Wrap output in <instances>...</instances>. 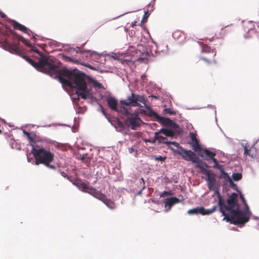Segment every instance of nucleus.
I'll return each mask as SVG.
<instances>
[{
	"instance_id": "nucleus-1",
	"label": "nucleus",
	"mask_w": 259,
	"mask_h": 259,
	"mask_svg": "<svg viewBox=\"0 0 259 259\" xmlns=\"http://www.w3.org/2000/svg\"><path fill=\"white\" fill-rule=\"evenodd\" d=\"M22 58L38 71L58 78L63 85L76 89L78 97L83 99L90 98L91 93L86 81L87 76L84 73L77 69L62 67V63L55 58L43 57L35 62L27 55H24Z\"/></svg>"
},
{
	"instance_id": "nucleus-2",
	"label": "nucleus",
	"mask_w": 259,
	"mask_h": 259,
	"mask_svg": "<svg viewBox=\"0 0 259 259\" xmlns=\"http://www.w3.org/2000/svg\"><path fill=\"white\" fill-rule=\"evenodd\" d=\"M238 195L236 193H232L227 200L225 204L220 194H219L218 205L220 212L226 220L231 224L244 225L247 223V219L243 218L242 210L239 207L237 200Z\"/></svg>"
},
{
	"instance_id": "nucleus-3",
	"label": "nucleus",
	"mask_w": 259,
	"mask_h": 259,
	"mask_svg": "<svg viewBox=\"0 0 259 259\" xmlns=\"http://www.w3.org/2000/svg\"><path fill=\"white\" fill-rule=\"evenodd\" d=\"M35 160V164H44L52 162L54 160V155L50 150L41 148L38 145H32L31 151Z\"/></svg>"
},
{
	"instance_id": "nucleus-4",
	"label": "nucleus",
	"mask_w": 259,
	"mask_h": 259,
	"mask_svg": "<svg viewBox=\"0 0 259 259\" xmlns=\"http://www.w3.org/2000/svg\"><path fill=\"white\" fill-rule=\"evenodd\" d=\"M146 109L148 110L147 111L143 109L142 110V112L151 117L153 120H156L164 126H167L171 127L177 126V124L174 123L169 118L162 117L159 116L156 112L152 110L150 106H146Z\"/></svg>"
},
{
	"instance_id": "nucleus-5",
	"label": "nucleus",
	"mask_w": 259,
	"mask_h": 259,
	"mask_svg": "<svg viewBox=\"0 0 259 259\" xmlns=\"http://www.w3.org/2000/svg\"><path fill=\"white\" fill-rule=\"evenodd\" d=\"M147 100L144 95L136 94L132 92L131 96L127 97V101L120 100V103L122 106H126L129 107H142L140 103H143L146 107Z\"/></svg>"
},
{
	"instance_id": "nucleus-6",
	"label": "nucleus",
	"mask_w": 259,
	"mask_h": 259,
	"mask_svg": "<svg viewBox=\"0 0 259 259\" xmlns=\"http://www.w3.org/2000/svg\"><path fill=\"white\" fill-rule=\"evenodd\" d=\"M180 150L177 153L181 156L182 158L186 161H192L195 163V166L198 168H201L202 166V161L200 160L196 154L191 150H187L181 146L178 147Z\"/></svg>"
},
{
	"instance_id": "nucleus-7",
	"label": "nucleus",
	"mask_w": 259,
	"mask_h": 259,
	"mask_svg": "<svg viewBox=\"0 0 259 259\" xmlns=\"http://www.w3.org/2000/svg\"><path fill=\"white\" fill-rule=\"evenodd\" d=\"M86 193L91 194L94 197L102 201L110 209H113L115 208V203L108 199L104 194L96 190L95 188L92 187H89Z\"/></svg>"
},
{
	"instance_id": "nucleus-8",
	"label": "nucleus",
	"mask_w": 259,
	"mask_h": 259,
	"mask_svg": "<svg viewBox=\"0 0 259 259\" xmlns=\"http://www.w3.org/2000/svg\"><path fill=\"white\" fill-rule=\"evenodd\" d=\"M201 172L205 175L207 177L206 181L207 182V186L208 189L210 191H213L215 193H219L218 187L216 186V179L215 175L213 173H211L210 171L202 166L201 168H199Z\"/></svg>"
},
{
	"instance_id": "nucleus-9",
	"label": "nucleus",
	"mask_w": 259,
	"mask_h": 259,
	"mask_svg": "<svg viewBox=\"0 0 259 259\" xmlns=\"http://www.w3.org/2000/svg\"><path fill=\"white\" fill-rule=\"evenodd\" d=\"M202 52L207 53L208 56H202L201 57V59L203 60L207 64H211L212 63H215V56L216 55V51L214 50L211 49L207 45H205L202 48Z\"/></svg>"
},
{
	"instance_id": "nucleus-10",
	"label": "nucleus",
	"mask_w": 259,
	"mask_h": 259,
	"mask_svg": "<svg viewBox=\"0 0 259 259\" xmlns=\"http://www.w3.org/2000/svg\"><path fill=\"white\" fill-rule=\"evenodd\" d=\"M142 120L138 117L137 114H130L125 120L124 123L126 125L131 127L132 130H135L140 126Z\"/></svg>"
},
{
	"instance_id": "nucleus-11",
	"label": "nucleus",
	"mask_w": 259,
	"mask_h": 259,
	"mask_svg": "<svg viewBox=\"0 0 259 259\" xmlns=\"http://www.w3.org/2000/svg\"><path fill=\"white\" fill-rule=\"evenodd\" d=\"M217 209V206H214L211 209H205L203 207H197L191 209H189L188 211V213L192 215V214H201L202 215H209L213 212H214Z\"/></svg>"
},
{
	"instance_id": "nucleus-12",
	"label": "nucleus",
	"mask_w": 259,
	"mask_h": 259,
	"mask_svg": "<svg viewBox=\"0 0 259 259\" xmlns=\"http://www.w3.org/2000/svg\"><path fill=\"white\" fill-rule=\"evenodd\" d=\"M159 132H156L154 133L155 136H154V139L153 141V143L155 142V140H158V143H163L167 145H173L175 146L176 147H179V144L176 142H168L167 140V139L166 137H164L162 136H160Z\"/></svg>"
},
{
	"instance_id": "nucleus-13",
	"label": "nucleus",
	"mask_w": 259,
	"mask_h": 259,
	"mask_svg": "<svg viewBox=\"0 0 259 259\" xmlns=\"http://www.w3.org/2000/svg\"><path fill=\"white\" fill-rule=\"evenodd\" d=\"M240 198L243 202L244 207L242 210V214H243V218H245L244 219H247V222L249 221L250 215L251 214V212L249 210V207L247 204L246 200L243 196V195L242 194H240Z\"/></svg>"
},
{
	"instance_id": "nucleus-14",
	"label": "nucleus",
	"mask_w": 259,
	"mask_h": 259,
	"mask_svg": "<svg viewBox=\"0 0 259 259\" xmlns=\"http://www.w3.org/2000/svg\"><path fill=\"white\" fill-rule=\"evenodd\" d=\"M106 102L109 108L115 111H118V108L117 107L118 102L117 100L113 97H107L106 98Z\"/></svg>"
},
{
	"instance_id": "nucleus-15",
	"label": "nucleus",
	"mask_w": 259,
	"mask_h": 259,
	"mask_svg": "<svg viewBox=\"0 0 259 259\" xmlns=\"http://www.w3.org/2000/svg\"><path fill=\"white\" fill-rule=\"evenodd\" d=\"M191 139L192 140V142L191 145L192 146V149L195 151H198L201 150L200 148V146L199 144V142L197 139L196 136L195 134L193 133H191Z\"/></svg>"
},
{
	"instance_id": "nucleus-16",
	"label": "nucleus",
	"mask_w": 259,
	"mask_h": 259,
	"mask_svg": "<svg viewBox=\"0 0 259 259\" xmlns=\"http://www.w3.org/2000/svg\"><path fill=\"white\" fill-rule=\"evenodd\" d=\"M75 51L77 52H80L81 53H87V57L89 56L90 57H91L92 58L93 57H95V59H97L98 57H99V55L95 51H92L91 50H82L81 48L80 47H76L75 49Z\"/></svg>"
},
{
	"instance_id": "nucleus-17",
	"label": "nucleus",
	"mask_w": 259,
	"mask_h": 259,
	"mask_svg": "<svg viewBox=\"0 0 259 259\" xmlns=\"http://www.w3.org/2000/svg\"><path fill=\"white\" fill-rule=\"evenodd\" d=\"M12 22L13 23V26L15 29H18L23 32L24 33L30 35V34L29 33V31H30V30H28V28L26 27L25 26L19 23L15 20H12Z\"/></svg>"
},
{
	"instance_id": "nucleus-18",
	"label": "nucleus",
	"mask_w": 259,
	"mask_h": 259,
	"mask_svg": "<svg viewBox=\"0 0 259 259\" xmlns=\"http://www.w3.org/2000/svg\"><path fill=\"white\" fill-rule=\"evenodd\" d=\"M73 184L75 185L79 189L86 192L89 187L87 184L82 182L80 180H76Z\"/></svg>"
},
{
	"instance_id": "nucleus-19",
	"label": "nucleus",
	"mask_w": 259,
	"mask_h": 259,
	"mask_svg": "<svg viewBox=\"0 0 259 259\" xmlns=\"http://www.w3.org/2000/svg\"><path fill=\"white\" fill-rule=\"evenodd\" d=\"M202 154H200V155L201 157H203V154L206 155L205 159L206 160L210 159L211 158H213V157H214L216 155L215 153L211 152L207 149H201Z\"/></svg>"
},
{
	"instance_id": "nucleus-20",
	"label": "nucleus",
	"mask_w": 259,
	"mask_h": 259,
	"mask_svg": "<svg viewBox=\"0 0 259 259\" xmlns=\"http://www.w3.org/2000/svg\"><path fill=\"white\" fill-rule=\"evenodd\" d=\"M159 133H162L166 137L173 138L175 136L174 131L168 128H162L159 131Z\"/></svg>"
},
{
	"instance_id": "nucleus-21",
	"label": "nucleus",
	"mask_w": 259,
	"mask_h": 259,
	"mask_svg": "<svg viewBox=\"0 0 259 259\" xmlns=\"http://www.w3.org/2000/svg\"><path fill=\"white\" fill-rule=\"evenodd\" d=\"M10 48L16 55L21 57L24 56V53L23 52L22 50L19 47L18 45L12 43L10 46Z\"/></svg>"
},
{
	"instance_id": "nucleus-22",
	"label": "nucleus",
	"mask_w": 259,
	"mask_h": 259,
	"mask_svg": "<svg viewBox=\"0 0 259 259\" xmlns=\"http://www.w3.org/2000/svg\"><path fill=\"white\" fill-rule=\"evenodd\" d=\"M179 199L177 197H170L165 199L164 203L166 206L171 207L174 204L179 202Z\"/></svg>"
},
{
	"instance_id": "nucleus-23",
	"label": "nucleus",
	"mask_w": 259,
	"mask_h": 259,
	"mask_svg": "<svg viewBox=\"0 0 259 259\" xmlns=\"http://www.w3.org/2000/svg\"><path fill=\"white\" fill-rule=\"evenodd\" d=\"M126 106H122V107H120L118 108L119 111H117L118 112H120L124 115H125L126 116H129L130 114H131L128 111V109L126 107Z\"/></svg>"
},
{
	"instance_id": "nucleus-24",
	"label": "nucleus",
	"mask_w": 259,
	"mask_h": 259,
	"mask_svg": "<svg viewBox=\"0 0 259 259\" xmlns=\"http://www.w3.org/2000/svg\"><path fill=\"white\" fill-rule=\"evenodd\" d=\"M17 37L20 41H21L24 44H25L26 46H28V47H32V45H31L30 41L24 38L23 36L20 35H17Z\"/></svg>"
},
{
	"instance_id": "nucleus-25",
	"label": "nucleus",
	"mask_w": 259,
	"mask_h": 259,
	"mask_svg": "<svg viewBox=\"0 0 259 259\" xmlns=\"http://www.w3.org/2000/svg\"><path fill=\"white\" fill-rule=\"evenodd\" d=\"M226 28V27H225L224 28H222L221 29V32H220V33L219 35L215 34L213 36H212V38L214 39L223 38L225 35L224 31L225 30Z\"/></svg>"
},
{
	"instance_id": "nucleus-26",
	"label": "nucleus",
	"mask_w": 259,
	"mask_h": 259,
	"mask_svg": "<svg viewBox=\"0 0 259 259\" xmlns=\"http://www.w3.org/2000/svg\"><path fill=\"white\" fill-rule=\"evenodd\" d=\"M30 51H32V52H34L35 53H36L37 54H38L40 57H41L42 58L43 57H45L44 56V54L43 53L40 52L38 49H37L35 47H33L32 46V47H30Z\"/></svg>"
},
{
	"instance_id": "nucleus-27",
	"label": "nucleus",
	"mask_w": 259,
	"mask_h": 259,
	"mask_svg": "<svg viewBox=\"0 0 259 259\" xmlns=\"http://www.w3.org/2000/svg\"><path fill=\"white\" fill-rule=\"evenodd\" d=\"M232 178L234 181H238L241 179L242 175L240 173H235L232 175Z\"/></svg>"
},
{
	"instance_id": "nucleus-28",
	"label": "nucleus",
	"mask_w": 259,
	"mask_h": 259,
	"mask_svg": "<svg viewBox=\"0 0 259 259\" xmlns=\"http://www.w3.org/2000/svg\"><path fill=\"white\" fill-rule=\"evenodd\" d=\"M163 114H169L170 115H175L176 111L172 110L170 108H165L163 110Z\"/></svg>"
},
{
	"instance_id": "nucleus-29",
	"label": "nucleus",
	"mask_w": 259,
	"mask_h": 259,
	"mask_svg": "<svg viewBox=\"0 0 259 259\" xmlns=\"http://www.w3.org/2000/svg\"><path fill=\"white\" fill-rule=\"evenodd\" d=\"M119 60H120L122 64H123L124 63H132V62L133 63L134 62V61L132 60V58L131 59H130V58L120 59H119Z\"/></svg>"
},
{
	"instance_id": "nucleus-30",
	"label": "nucleus",
	"mask_w": 259,
	"mask_h": 259,
	"mask_svg": "<svg viewBox=\"0 0 259 259\" xmlns=\"http://www.w3.org/2000/svg\"><path fill=\"white\" fill-rule=\"evenodd\" d=\"M140 184L142 186V188L140 191L139 192V194H140L142 193V190H143L145 188V182L143 178H141L140 180Z\"/></svg>"
},
{
	"instance_id": "nucleus-31",
	"label": "nucleus",
	"mask_w": 259,
	"mask_h": 259,
	"mask_svg": "<svg viewBox=\"0 0 259 259\" xmlns=\"http://www.w3.org/2000/svg\"><path fill=\"white\" fill-rule=\"evenodd\" d=\"M244 155H249L251 157H253V155L250 154L249 152V151H251V149L248 150L246 147H244Z\"/></svg>"
},
{
	"instance_id": "nucleus-32",
	"label": "nucleus",
	"mask_w": 259,
	"mask_h": 259,
	"mask_svg": "<svg viewBox=\"0 0 259 259\" xmlns=\"http://www.w3.org/2000/svg\"><path fill=\"white\" fill-rule=\"evenodd\" d=\"M154 158L155 160L163 161L166 159V157L159 155L158 156H154Z\"/></svg>"
},
{
	"instance_id": "nucleus-33",
	"label": "nucleus",
	"mask_w": 259,
	"mask_h": 259,
	"mask_svg": "<svg viewBox=\"0 0 259 259\" xmlns=\"http://www.w3.org/2000/svg\"><path fill=\"white\" fill-rule=\"evenodd\" d=\"M172 192L171 191H163L161 194L160 195V197H164L168 195H172Z\"/></svg>"
},
{
	"instance_id": "nucleus-34",
	"label": "nucleus",
	"mask_w": 259,
	"mask_h": 259,
	"mask_svg": "<svg viewBox=\"0 0 259 259\" xmlns=\"http://www.w3.org/2000/svg\"><path fill=\"white\" fill-rule=\"evenodd\" d=\"M50 163L51 162H48V163H44V165H45L46 166H47L48 167L51 168V169H55L56 168V167L55 166L53 165H51L50 164Z\"/></svg>"
},
{
	"instance_id": "nucleus-35",
	"label": "nucleus",
	"mask_w": 259,
	"mask_h": 259,
	"mask_svg": "<svg viewBox=\"0 0 259 259\" xmlns=\"http://www.w3.org/2000/svg\"><path fill=\"white\" fill-rule=\"evenodd\" d=\"M60 174L62 176H63L64 178H67L68 180H70V177H68L67 175L64 171H61Z\"/></svg>"
},
{
	"instance_id": "nucleus-36",
	"label": "nucleus",
	"mask_w": 259,
	"mask_h": 259,
	"mask_svg": "<svg viewBox=\"0 0 259 259\" xmlns=\"http://www.w3.org/2000/svg\"><path fill=\"white\" fill-rule=\"evenodd\" d=\"M150 15V13L148 11H147L145 12L144 15V18H147Z\"/></svg>"
},
{
	"instance_id": "nucleus-37",
	"label": "nucleus",
	"mask_w": 259,
	"mask_h": 259,
	"mask_svg": "<svg viewBox=\"0 0 259 259\" xmlns=\"http://www.w3.org/2000/svg\"><path fill=\"white\" fill-rule=\"evenodd\" d=\"M85 66H86L87 67L89 68H90L92 70H96L95 68H94L93 67H92L91 65L90 64H85V65H84Z\"/></svg>"
},
{
	"instance_id": "nucleus-38",
	"label": "nucleus",
	"mask_w": 259,
	"mask_h": 259,
	"mask_svg": "<svg viewBox=\"0 0 259 259\" xmlns=\"http://www.w3.org/2000/svg\"><path fill=\"white\" fill-rule=\"evenodd\" d=\"M118 125L119 127H121V128H123L124 127V124H123V122L121 121H119L118 122Z\"/></svg>"
},
{
	"instance_id": "nucleus-39",
	"label": "nucleus",
	"mask_w": 259,
	"mask_h": 259,
	"mask_svg": "<svg viewBox=\"0 0 259 259\" xmlns=\"http://www.w3.org/2000/svg\"><path fill=\"white\" fill-rule=\"evenodd\" d=\"M0 16L3 18H5L6 17V15L2 11L0 12Z\"/></svg>"
},
{
	"instance_id": "nucleus-40",
	"label": "nucleus",
	"mask_w": 259,
	"mask_h": 259,
	"mask_svg": "<svg viewBox=\"0 0 259 259\" xmlns=\"http://www.w3.org/2000/svg\"><path fill=\"white\" fill-rule=\"evenodd\" d=\"M210 159L212 160L215 164L218 163V160L214 158V157H213V158H211Z\"/></svg>"
},
{
	"instance_id": "nucleus-41",
	"label": "nucleus",
	"mask_w": 259,
	"mask_h": 259,
	"mask_svg": "<svg viewBox=\"0 0 259 259\" xmlns=\"http://www.w3.org/2000/svg\"><path fill=\"white\" fill-rule=\"evenodd\" d=\"M137 21H135L134 22L132 23V24H131V26L132 27H134L135 26H137Z\"/></svg>"
},
{
	"instance_id": "nucleus-42",
	"label": "nucleus",
	"mask_w": 259,
	"mask_h": 259,
	"mask_svg": "<svg viewBox=\"0 0 259 259\" xmlns=\"http://www.w3.org/2000/svg\"><path fill=\"white\" fill-rule=\"evenodd\" d=\"M9 31H10V32L11 34H16V33H15V32H14L13 30H12V29H10V30H9Z\"/></svg>"
},
{
	"instance_id": "nucleus-43",
	"label": "nucleus",
	"mask_w": 259,
	"mask_h": 259,
	"mask_svg": "<svg viewBox=\"0 0 259 259\" xmlns=\"http://www.w3.org/2000/svg\"><path fill=\"white\" fill-rule=\"evenodd\" d=\"M101 108H102V113L105 114V111L103 109V108L101 106Z\"/></svg>"
},
{
	"instance_id": "nucleus-44",
	"label": "nucleus",
	"mask_w": 259,
	"mask_h": 259,
	"mask_svg": "<svg viewBox=\"0 0 259 259\" xmlns=\"http://www.w3.org/2000/svg\"><path fill=\"white\" fill-rule=\"evenodd\" d=\"M85 155H83L82 156V157H81V160H84V159H85Z\"/></svg>"
},
{
	"instance_id": "nucleus-45",
	"label": "nucleus",
	"mask_w": 259,
	"mask_h": 259,
	"mask_svg": "<svg viewBox=\"0 0 259 259\" xmlns=\"http://www.w3.org/2000/svg\"><path fill=\"white\" fill-rule=\"evenodd\" d=\"M25 134H26V135H27V136H28V137L30 139V135H29V134L28 133L26 132V133H25Z\"/></svg>"
},
{
	"instance_id": "nucleus-46",
	"label": "nucleus",
	"mask_w": 259,
	"mask_h": 259,
	"mask_svg": "<svg viewBox=\"0 0 259 259\" xmlns=\"http://www.w3.org/2000/svg\"><path fill=\"white\" fill-rule=\"evenodd\" d=\"M32 39H36V37L34 36H32V37H31Z\"/></svg>"
},
{
	"instance_id": "nucleus-47",
	"label": "nucleus",
	"mask_w": 259,
	"mask_h": 259,
	"mask_svg": "<svg viewBox=\"0 0 259 259\" xmlns=\"http://www.w3.org/2000/svg\"><path fill=\"white\" fill-rule=\"evenodd\" d=\"M150 97H152V98H156V97L155 96H150Z\"/></svg>"
},
{
	"instance_id": "nucleus-48",
	"label": "nucleus",
	"mask_w": 259,
	"mask_h": 259,
	"mask_svg": "<svg viewBox=\"0 0 259 259\" xmlns=\"http://www.w3.org/2000/svg\"><path fill=\"white\" fill-rule=\"evenodd\" d=\"M153 5L152 6V9L150 11V12L152 11H153Z\"/></svg>"
},
{
	"instance_id": "nucleus-49",
	"label": "nucleus",
	"mask_w": 259,
	"mask_h": 259,
	"mask_svg": "<svg viewBox=\"0 0 259 259\" xmlns=\"http://www.w3.org/2000/svg\"><path fill=\"white\" fill-rule=\"evenodd\" d=\"M257 26L259 28V22L257 23Z\"/></svg>"
}]
</instances>
